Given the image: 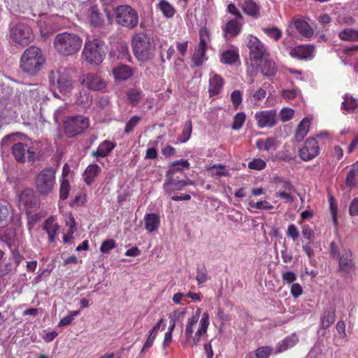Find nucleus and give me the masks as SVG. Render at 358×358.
Wrapping results in <instances>:
<instances>
[{
    "mask_svg": "<svg viewBox=\"0 0 358 358\" xmlns=\"http://www.w3.org/2000/svg\"><path fill=\"white\" fill-rule=\"evenodd\" d=\"M294 111L290 108H283L280 112V117L282 122L289 121L294 116Z\"/></svg>",
    "mask_w": 358,
    "mask_h": 358,
    "instance_id": "13d9d810",
    "label": "nucleus"
},
{
    "mask_svg": "<svg viewBox=\"0 0 358 358\" xmlns=\"http://www.w3.org/2000/svg\"><path fill=\"white\" fill-rule=\"evenodd\" d=\"M82 83L92 90H100L106 86L104 81L99 76L92 73L84 75L82 78Z\"/></svg>",
    "mask_w": 358,
    "mask_h": 358,
    "instance_id": "a211bd4d",
    "label": "nucleus"
},
{
    "mask_svg": "<svg viewBox=\"0 0 358 358\" xmlns=\"http://www.w3.org/2000/svg\"><path fill=\"white\" fill-rule=\"evenodd\" d=\"M12 153L18 162H24L27 159L29 161L34 159L35 152L31 148L22 143H15L12 147Z\"/></svg>",
    "mask_w": 358,
    "mask_h": 358,
    "instance_id": "dca6fc26",
    "label": "nucleus"
},
{
    "mask_svg": "<svg viewBox=\"0 0 358 358\" xmlns=\"http://www.w3.org/2000/svg\"><path fill=\"white\" fill-rule=\"evenodd\" d=\"M115 148V144L109 141L105 140L101 142L96 150L93 151L92 155L96 158L99 161V157H106L109 155L112 150Z\"/></svg>",
    "mask_w": 358,
    "mask_h": 358,
    "instance_id": "4be33fe9",
    "label": "nucleus"
},
{
    "mask_svg": "<svg viewBox=\"0 0 358 358\" xmlns=\"http://www.w3.org/2000/svg\"><path fill=\"white\" fill-rule=\"evenodd\" d=\"M83 45V39L77 34L64 31L57 34L53 45L60 55L68 57L78 53Z\"/></svg>",
    "mask_w": 358,
    "mask_h": 358,
    "instance_id": "7ed1b4c3",
    "label": "nucleus"
},
{
    "mask_svg": "<svg viewBox=\"0 0 358 358\" xmlns=\"http://www.w3.org/2000/svg\"><path fill=\"white\" fill-rule=\"evenodd\" d=\"M201 310L197 308L194 314L186 322L184 334L182 336V345L185 348L197 346L201 338L207 335L210 324V317L208 312L201 316Z\"/></svg>",
    "mask_w": 358,
    "mask_h": 358,
    "instance_id": "f257e3e1",
    "label": "nucleus"
},
{
    "mask_svg": "<svg viewBox=\"0 0 358 358\" xmlns=\"http://www.w3.org/2000/svg\"><path fill=\"white\" fill-rule=\"evenodd\" d=\"M45 62L43 50L35 45L27 48L21 55L20 66L29 76H36L41 71Z\"/></svg>",
    "mask_w": 358,
    "mask_h": 358,
    "instance_id": "f03ea898",
    "label": "nucleus"
},
{
    "mask_svg": "<svg viewBox=\"0 0 358 358\" xmlns=\"http://www.w3.org/2000/svg\"><path fill=\"white\" fill-rule=\"evenodd\" d=\"M245 115L243 112L238 113L234 117L231 128L234 130L240 129L245 121Z\"/></svg>",
    "mask_w": 358,
    "mask_h": 358,
    "instance_id": "864d4df0",
    "label": "nucleus"
},
{
    "mask_svg": "<svg viewBox=\"0 0 358 358\" xmlns=\"http://www.w3.org/2000/svg\"><path fill=\"white\" fill-rule=\"evenodd\" d=\"M106 55V45L103 42L99 40L87 41L83 51L85 59L91 64H101Z\"/></svg>",
    "mask_w": 358,
    "mask_h": 358,
    "instance_id": "0eeeda50",
    "label": "nucleus"
},
{
    "mask_svg": "<svg viewBox=\"0 0 358 358\" xmlns=\"http://www.w3.org/2000/svg\"><path fill=\"white\" fill-rule=\"evenodd\" d=\"M210 41V34L206 27H203L199 31V43L196 48L192 61L194 66H200L208 60L206 56V47Z\"/></svg>",
    "mask_w": 358,
    "mask_h": 358,
    "instance_id": "f8f14e48",
    "label": "nucleus"
},
{
    "mask_svg": "<svg viewBox=\"0 0 358 358\" xmlns=\"http://www.w3.org/2000/svg\"><path fill=\"white\" fill-rule=\"evenodd\" d=\"M2 239L6 242L9 247H11L15 243L16 232L13 229H7L3 230L1 234Z\"/></svg>",
    "mask_w": 358,
    "mask_h": 358,
    "instance_id": "a18cd8bd",
    "label": "nucleus"
},
{
    "mask_svg": "<svg viewBox=\"0 0 358 358\" xmlns=\"http://www.w3.org/2000/svg\"><path fill=\"white\" fill-rule=\"evenodd\" d=\"M259 62L260 71L264 76L270 77L275 75L278 69L273 59L264 57Z\"/></svg>",
    "mask_w": 358,
    "mask_h": 358,
    "instance_id": "5701e85b",
    "label": "nucleus"
},
{
    "mask_svg": "<svg viewBox=\"0 0 358 358\" xmlns=\"http://www.w3.org/2000/svg\"><path fill=\"white\" fill-rule=\"evenodd\" d=\"M43 229L48 234L50 241L53 242L59 229V226L57 223L55 218L51 217L46 220L43 224Z\"/></svg>",
    "mask_w": 358,
    "mask_h": 358,
    "instance_id": "bb28decb",
    "label": "nucleus"
},
{
    "mask_svg": "<svg viewBox=\"0 0 358 358\" xmlns=\"http://www.w3.org/2000/svg\"><path fill=\"white\" fill-rule=\"evenodd\" d=\"M49 80L52 87H57L62 94H68L73 89V79L71 72L65 68L53 70L49 75Z\"/></svg>",
    "mask_w": 358,
    "mask_h": 358,
    "instance_id": "423d86ee",
    "label": "nucleus"
},
{
    "mask_svg": "<svg viewBox=\"0 0 358 358\" xmlns=\"http://www.w3.org/2000/svg\"><path fill=\"white\" fill-rule=\"evenodd\" d=\"M289 55L299 60H310L315 57V48L311 45H299L290 48Z\"/></svg>",
    "mask_w": 358,
    "mask_h": 358,
    "instance_id": "f3484780",
    "label": "nucleus"
},
{
    "mask_svg": "<svg viewBox=\"0 0 358 358\" xmlns=\"http://www.w3.org/2000/svg\"><path fill=\"white\" fill-rule=\"evenodd\" d=\"M343 99L341 105V110L343 113H352L358 108V99L348 94H345Z\"/></svg>",
    "mask_w": 358,
    "mask_h": 358,
    "instance_id": "c756f323",
    "label": "nucleus"
},
{
    "mask_svg": "<svg viewBox=\"0 0 358 358\" xmlns=\"http://www.w3.org/2000/svg\"><path fill=\"white\" fill-rule=\"evenodd\" d=\"M78 103L80 104L83 108L87 109L92 103V98L89 94L85 93L80 94V98L78 99Z\"/></svg>",
    "mask_w": 358,
    "mask_h": 358,
    "instance_id": "052dcab7",
    "label": "nucleus"
},
{
    "mask_svg": "<svg viewBox=\"0 0 358 358\" xmlns=\"http://www.w3.org/2000/svg\"><path fill=\"white\" fill-rule=\"evenodd\" d=\"M101 167L98 164H90L87 166L83 174L84 181L87 185L92 184L94 182L96 178L101 173Z\"/></svg>",
    "mask_w": 358,
    "mask_h": 358,
    "instance_id": "b1692460",
    "label": "nucleus"
},
{
    "mask_svg": "<svg viewBox=\"0 0 358 358\" xmlns=\"http://www.w3.org/2000/svg\"><path fill=\"white\" fill-rule=\"evenodd\" d=\"M328 201L329 203V210L331 215L332 220L334 225L336 228L338 227V204L336 199L333 195L330 194L328 197Z\"/></svg>",
    "mask_w": 358,
    "mask_h": 358,
    "instance_id": "79ce46f5",
    "label": "nucleus"
},
{
    "mask_svg": "<svg viewBox=\"0 0 358 358\" xmlns=\"http://www.w3.org/2000/svg\"><path fill=\"white\" fill-rule=\"evenodd\" d=\"M299 341V339L296 334H292L290 336H288L284 338L281 342H280L278 345V350H276V353L282 352L287 350L289 348L294 347Z\"/></svg>",
    "mask_w": 358,
    "mask_h": 358,
    "instance_id": "2f4dec72",
    "label": "nucleus"
},
{
    "mask_svg": "<svg viewBox=\"0 0 358 358\" xmlns=\"http://www.w3.org/2000/svg\"><path fill=\"white\" fill-rule=\"evenodd\" d=\"M196 279L199 285H201L206 282L208 279L207 271L204 267L197 268Z\"/></svg>",
    "mask_w": 358,
    "mask_h": 358,
    "instance_id": "e2e57ef3",
    "label": "nucleus"
},
{
    "mask_svg": "<svg viewBox=\"0 0 358 358\" xmlns=\"http://www.w3.org/2000/svg\"><path fill=\"white\" fill-rule=\"evenodd\" d=\"M290 293L294 298H298L303 293V288L299 283H293L290 288Z\"/></svg>",
    "mask_w": 358,
    "mask_h": 358,
    "instance_id": "338daca9",
    "label": "nucleus"
},
{
    "mask_svg": "<svg viewBox=\"0 0 358 358\" xmlns=\"http://www.w3.org/2000/svg\"><path fill=\"white\" fill-rule=\"evenodd\" d=\"M224 81L222 77L213 71L209 74L208 92L210 96L218 94L222 90Z\"/></svg>",
    "mask_w": 358,
    "mask_h": 358,
    "instance_id": "6ab92c4d",
    "label": "nucleus"
},
{
    "mask_svg": "<svg viewBox=\"0 0 358 358\" xmlns=\"http://www.w3.org/2000/svg\"><path fill=\"white\" fill-rule=\"evenodd\" d=\"M238 57L239 55L237 51L229 50L222 54L220 61L224 64H232L238 60Z\"/></svg>",
    "mask_w": 358,
    "mask_h": 358,
    "instance_id": "ea45409f",
    "label": "nucleus"
},
{
    "mask_svg": "<svg viewBox=\"0 0 358 358\" xmlns=\"http://www.w3.org/2000/svg\"><path fill=\"white\" fill-rule=\"evenodd\" d=\"M320 153V146L315 138H308L303 146L299 150V155L305 162H308L316 157Z\"/></svg>",
    "mask_w": 358,
    "mask_h": 358,
    "instance_id": "ddd939ff",
    "label": "nucleus"
},
{
    "mask_svg": "<svg viewBox=\"0 0 358 358\" xmlns=\"http://www.w3.org/2000/svg\"><path fill=\"white\" fill-rule=\"evenodd\" d=\"M262 31L271 38L275 41L279 40L282 36V31L273 25H268L262 28Z\"/></svg>",
    "mask_w": 358,
    "mask_h": 358,
    "instance_id": "37998d69",
    "label": "nucleus"
},
{
    "mask_svg": "<svg viewBox=\"0 0 358 358\" xmlns=\"http://www.w3.org/2000/svg\"><path fill=\"white\" fill-rule=\"evenodd\" d=\"M339 37L344 41H358V31L345 29L339 33Z\"/></svg>",
    "mask_w": 358,
    "mask_h": 358,
    "instance_id": "de8ad7c7",
    "label": "nucleus"
},
{
    "mask_svg": "<svg viewBox=\"0 0 358 358\" xmlns=\"http://www.w3.org/2000/svg\"><path fill=\"white\" fill-rule=\"evenodd\" d=\"M131 46L134 55L139 61L145 62L154 56L155 50L154 41L146 34H135L132 38Z\"/></svg>",
    "mask_w": 358,
    "mask_h": 358,
    "instance_id": "20e7f679",
    "label": "nucleus"
},
{
    "mask_svg": "<svg viewBox=\"0 0 358 358\" xmlns=\"http://www.w3.org/2000/svg\"><path fill=\"white\" fill-rule=\"evenodd\" d=\"M207 171H209L210 176L220 178L222 176H229L230 175L229 170L226 169L222 164H215L208 167Z\"/></svg>",
    "mask_w": 358,
    "mask_h": 358,
    "instance_id": "f704fd0d",
    "label": "nucleus"
},
{
    "mask_svg": "<svg viewBox=\"0 0 358 358\" xmlns=\"http://www.w3.org/2000/svg\"><path fill=\"white\" fill-rule=\"evenodd\" d=\"M266 162L259 158L253 159L251 162L248 163L249 169L256 171H261L264 169L266 167Z\"/></svg>",
    "mask_w": 358,
    "mask_h": 358,
    "instance_id": "6e6d98bb",
    "label": "nucleus"
},
{
    "mask_svg": "<svg viewBox=\"0 0 358 358\" xmlns=\"http://www.w3.org/2000/svg\"><path fill=\"white\" fill-rule=\"evenodd\" d=\"M90 124L87 117L83 115L69 117L64 122V129L69 138H73L81 134Z\"/></svg>",
    "mask_w": 358,
    "mask_h": 358,
    "instance_id": "9b49d317",
    "label": "nucleus"
},
{
    "mask_svg": "<svg viewBox=\"0 0 358 358\" xmlns=\"http://www.w3.org/2000/svg\"><path fill=\"white\" fill-rule=\"evenodd\" d=\"M282 97L287 101H292L294 99L301 96V92L297 88H293L292 90H284L281 93Z\"/></svg>",
    "mask_w": 358,
    "mask_h": 358,
    "instance_id": "3c124183",
    "label": "nucleus"
},
{
    "mask_svg": "<svg viewBox=\"0 0 358 358\" xmlns=\"http://www.w3.org/2000/svg\"><path fill=\"white\" fill-rule=\"evenodd\" d=\"M160 10L167 17H172L175 13L173 6L166 0H162L158 4Z\"/></svg>",
    "mask_w": 358,
    "mask_h": 358,
    "instance_id": "49530a36",
    "label": "nucleus"
},
{
    "mask_svg": "<svg viewBox=\"0 0 358 358\" xmlns=\"http://www.w3.org/2000/svg\"><path fill=\"white\" fill-rule=\"evenodd\" d=\"M9 215L8 205L5 202L0 201V223L6 220Z\"/></svg>",
    "mask_w": 358,
    "mask_h": 358,
    "instance_id": "0e129e2a",
    "label": "nucleus"
},
{
    "mask_svg": "<svg viewBox=\"0 0 358 358\" xmlns=\"http://www.w3.org/2000/svg\"><path fill=\"white\" fill-rule=\"evenodd\" d=\"M272 352V348L269 346H262L256 349L254 352L248 353L245 358H268Z\"/></svg>",
    "mask_w": 358,
    "mask_h": 358,
    "instance_id": "e433bc0d",
    "label": "nucleus"
},
{
    "mask_svg": "<svg viewBox=\"0 0 358 358\" xmlns=\"http://www.w3.org/2000/svg\"><path fill=\"white\" fill-rule=\"evenodd\" d=\"M345 182L350 187H355L358 184V160L351 166L347 175Z\"/></svg>",
    "mask_w": 358,
    "mask_h": 358,
    "instance_id": "72a5a7b5",
    "label": "nucleus"
},
{
    "mask_svg": "<svg viewBox=\"0 0 358 358\" xmlns=\"http://www.w3.org/2000/svg\"><path fill=\"white\" fill-rule=\"evenodd\" d=\"M39 31L41 37L45 40L50 36L56 31V29L52 24H40Z\"/></svg>",
    "mask_w": 358,
    "mask_h": 358,
    "instance_id": "8fccbe9b",
    "label": "nucleus"
},
{
    "mask_svg": "<svg viewBox=\"0 0 358 358\" xmlns=\"http://www.w3.org/2000/svg\"><path fill=\"white\" fill-rule=\"evenodd\" d=\"M10 39L15 45L23 47L34 41V34L28 24H14L10 30Z\"/></svg>",
    "mask_w": 358,
    "mask_h": 358,
    "instance_id": "6e6552de",
    "label": "nucleus"
},
{
    "mask_svg": "<svg viewBox=\"0 0 358 358\" xmlns=\"http://www.w3.org/2000/svg\"><path fill=\"white\" fill-rule=\"evenodd\" d=\"M117 244L113 239H108L101 243L100 246V251L101 253L106 254L108 253L111 250L115 248Z\"/></svg>",
    "mask_w": 358,
    "mask_h": 358,
    "instance_id": "4d7b16f0",
    "label": "nucleus"
},
{
    "mask_svg": "<svg viewBox=\"0 0 358 358\" xmlns=\"http://www.w3.org/2000/svg\"><path fill=\"white\" fill-rule=\"evenodd\" d=\"M296 278V275L291 271H285L282 273V279L284 283L293 284Z\"/></svg>",
    "mask_w": 358,
    "mask_h": 358,
    "instance_id": "680f3d73",
    "label": "nucleus"
},
{
    "mask_svg": "<svg viewBox=\"0 0 358 358\" xmlns=\"http://www.w3.org/2000/svg\"><path fill=\"white\" fill-rule=\"evenodd\" d=\"M255 120L261 129L273 127L277 123V112L275 110H261L255 113Z\"/></svg>",
    "mask_w": 358,
    "mask_h": 358,
    "instance_id": "4468645a",
    "label": "nucleus"
},
{
    "mask_svg": "<svg viewBox=\"0 0 358 358\" xmlns=\"http://www.w3.org/2000/svg\"><path fill=\"white\" fill-rule=\"evenodd\" d=\"M286 234L288 237L292 238L294 241H296L299 236V230L294 224H289L288 226Z\"/></svg>",
    "mask_w": 358,
    "mask_h": 358,
    "instance_id": "69168bd1",
    "label": "nucleus"
},
{
    "mask_svg": "<svg viewBox=\"0 0 358 358\" xmlns=\"http://www.w3.org/2000/svg\"><path fill=\"white\" fill-rule=\"evenodd\" d=\"M331 255L338 260V270L340 272L350 275L354 273L356 266L352 259V254L350 249L343 248L340 252L334 248V243L331 244Z\"/></svg>",
    "mask_w": 358,
    "mask_h": 358,
    "instance_id": "9d476101",
    "label": "nucleus"
},
{
    "mask_svg": "<svg viewBox=\"0 0 358 358\" xmlns=\"http://www.w3.org/2000/svg\"><path fill=\"white\" fill-rule=\"evenodd\" d=\"M116 22H138L137 13L128 5H121L115 10Z\"/></svg>",
    "mask_w": 358,
    "mask_h": 358,
    "instance_id": "2eb2a0df",
    "label": "nucleus"
},
{
    "mask_svg": "<svg viewBox=\"0 0 358 358\" xmlns=\"http://www.w3.org/2000/svg\"><path fill=\"white\" fill-rule=\"evenodd\" d=\"M60 189H59V197L61 199H66L69 196V192L70 189L69 182L67 179H61L60 180Z\"/></svg>",
    "mask_w": 358,
    "mask_h": 358,
    "instance_id": "5fc2aeb1",
    "label": "nucleus"
},
{
    "mask_svg": "<svg viewBox=\"0 0 358 358\" xmlns=\"http://www.w3.org/2000/svg\"><path fill=\"white\" fill-rule=\"evenodd\" d=\"M243 11L248 15L257 18L259 15V7L253 0H238Z\"/></svg>",
    "mask_w": 358,
    "mask_h": 358,
    "instance_id": "393cba45",
    "label": "nucleus"
},
{
    "mask_svg": "<svg viewBox=\"0 0 358 358\" xmlns=\"http://www.w3.org/2000/svg\"><path fill=\"white\" fill-rule=\"evenodd\" d=\"M349 213L351 216L358 215V197L355 198L350 204Z\"/></svg>",
    "mask_w": 358,
    "mask_h": 358,
    "instance_id": "774afa93",
    "label": "nucleus"
},
{
    "mask_svg": "<svg viewBox=\"0 0 358 358\" xmlns=\"http://www.w3.org/2000/svg\"><path fill=\"white\" fill-rule=\"evenodd\" d=\"M185 187L183 180H178L173 176H166L164 183V190L168 194H171L177 191H180Z\"/></svg>",
    "mask_w": 358,
    "mask_h": 358,
    "instance_id": "412c9836",
    "label": "nucleus"
},
{
    "mask_svg": "<svg viewBox=\"0 0 358 358\" xmlns=\"http://www.w3.org/2000/svg\"><path fill=\"white\" fill-rule=\"evenodd\" d=\"M249 206L252 208L259 210H271L273 208V206L267 201L263 200L257 202L250 201Z\"/></svg>",
    "mask_w": 358,
    "mask_h": 358,
    "instance_id": "603ef678",
    "label": "nucleus"
},
{
    "mask_svg": "<svg viewBox=\"0 0 358 358\" xmlns=\"http://www.w3.org/2000/svg\"><path fill=\"white\" fill-rule=\"evenodd\" d=\"M145 229L149 232L156 231L160 223L159 216L155 213L146 214L144 216Z\"/></svg>",
    "mask_w": 358,
    "mask_h": 358,
    "instance_id": "cd10ccee",
    "label": "nucleus"
},
{
    "mask_svg": "<svg viewBox=\"0 0 358 358\" xmlns=\"http://www.w3.org/2000/svg\"><path fill=\"white\" fill-rule=\"evenodd\" d=\"M127 99L133 106L138 105L144 97L143 92L138 89H131L127 92Z\"/></svg>",
    "mask_w": 358,
    "mask_h": 358,
    "instance_id": "4c0bfd02",
    "label": "nucleus"
},
{
    "mask_svg": "<svg viewBox=\"0 0 358 358\" xmlns=\"http://www.w3.org/2000/svg\"><path fill=\"white\" fill-rule=\"evenodd\" d=\"M273 183L278 190H296L292 184L282 176H276L273 178Z\"/></svg>",
    "mask_w": 358,
    "mask_h": 358,
    "instance_id": "c9c22d12",
    "label": "nucleus"
},
{
    "mask_svg": "<svg viewBox=\"0 0 358 358\" xmlns=\"http://www.w3.org/2000/svg\"><path fill=\"white\" fill-rule=\"evenodd\" d=\"M294 29L299 33V35L296 34V36L299 37L310 38L314 34V31L309 24H289L288 31H292Z\"/></svg>",
    "mask_w": 358,
    "mask_h": 358,
    "instance_id": "a878e982",
    "label": "nucleus"
},
{
    "mask_svg": "<svg viewBox=\"0 0 358 358\" xmlns=\"http://www.w3.org/2000/svg\"><path fill=\"white\" fill-rule=\"evenodd\" d=\"M184 169H189V163L186 159H180L173 162L170 164L169 171L166 173V176H173L175 173L178 171H182Z\"/></svg>",
    "mask_w": 358,
    "mask_h": 358,
    "instance_id": "7c9ffc66",
    "label": "nucleus"
},
{
    "mask_svg": "<svg viewBox=\"0 0 358 358\" xmlns=\"http://www.w3.org/2000/svg\"><path fill=\"white\" fill-rule=\"evenodd\" d=\"M141 120V117L137 115H134L130 118L125 126L124 131L126 133H130L133 131L134 127L138 124Z\"/></svg>",
    "mask_w": 358,
    "mask_h": 358,
    "instance_id": "bf43d9fd",
    "label": "nucleus"
},
{
    "mask_svg": "<svg viewBox=\"0 0 358 358\" xmlns=\"http://www.w3.org/2000/svg\"><path fill=\"white\" fill-rule=\"evenodd\" d=\"M164 322V320L161 318L157 321L156 324L151 328V329L148 331L147 334V339L145 342L144 343L143 348L141 350L140 355H143L145 353L147 350H148L149 348H150L154 341L160 330V327L162 324Z\"/></svg>",
    "mask_w": 358,
    "mask_h": 358,
    "instance_id": "aec40b11",
    "label": "nucleus"
},
{
    "mask_svg": "<svg viewBox=\"0 0 358 358\" xmlns=\"http://www.w3.org/2000/svg\"><path fill=\"white\" fill-rule=\"evenodd\" d=\"M222 29L224 33V37L227 40H229L231 37L239 34L241 26V24H226Z\"/></svg>",
    "mask_w": 358,
    "mask_h": 358,
    "instance_id": "58836bf2",
    "label": "nucleus"
},
{
    "mask_svg": "<svg viewBox=\"0 0 358 358\" xmlns=\"http://www.w3.org/2000/svg\"><path fill=\"white\" fill-rule=\"evenodd\" d=\"M113 73L115 80H126L132 76L133 72L129 66L122 64L115 67Z\"/></svg>",
    "mask_w": 358,
    "mask_h": 358,
    "instance_id": "c85d7f7f",
    "label": "nucleus"
},
{
    "mask_svg": "<svg viewBox=\"0 0 358 358\" xmlns=\"http://www.w3.org/2000/svg\"><path fill=\"white\" fill-rule=\"evenodd\" d=\"M247 46L250 50V66L248 67V74L254 77L258 71V68L255 66L262 59L266 57L267 52L263 43L254 36L248 37Z\"/></svg>",
    "mask_w": 358,
    "mask_h": 358,
    "instance_id": "39448f33",
    "label": "nucleus"
},
{
    "mask_svg": "<svg viewBox=\"0 0 358 358\" xmlns=\"http://www.w3.org/2000/svg\"><path fill=\"white\" fill-rule=\"evenodd\" d=\"M310 128V120L307 117H304L299 124L296 133V141H301L308 134Z\"/></svg>",
    "mask_w": 358,
    "mask_h": 358,
    "instance_id": "473e14b6",
    "label": "nucleus"
},
{
    "mask_svg": "<svg viewBox=\"0 0 358 358\" xmlns=\"http://www.w3.org/2000/svg\"><path fill=\"white\" fill-rule=\"evenodd\" d=\"M56 171L53 168L43 169L36 176L35 185L37 192L41 195L50 194L55 185Z\"/></svg>",
    "mask_w": 358,
    "mask_h": 358,
    "instance_id": "1a4fd4ad",
    "label": "nucleus"
},
{
    "mask_svg": "<svg viewBox=\"0 0 358 358\" xmlns=\"http://www.w3.org/2000/svg\"><path fill=\"white\" fill-rule=\"evenodd\" d=\"M334 310H326L321 318V324L323 329H328L335 321Z\"/></svg>",
    "mask_w": 358,
    "mask_h": 358,
    "instance_id": "a19ab883",
    "label": "nucleus"
},
{
    "mask_svg": "<svg viewBox=\"0 0 358 358\" xmlns=\"http://www.w3.org/2000/svg\"><path fill=\"white\" fill-rule=\"evenodd\" d=\"M293 192H295V190H278L273 196L275 198H280L285 203H292L294 201V197L292 195Z\"/></svg>",
    "mask_w": 358,
    "mask_h": 358,
    "instance_id": "c03bdc74",
    "label": "nucleus"
},
{
    "mask_svg": "<svg viewBox=\"0 0 358 358\" xmlns=\"http://www.w3.org/2000/svg\"><path fill=\"white\" fill-rule=\"evenodd\" d=\"M192 131V122L190 120L187 121L182 128V132L178 138L179 142L186 143L190 138Z\"/></svg>",
    "mask_w": 358,
    "mask_h": 358,
    "instance_id": "09e8293b",
    "label": "nucleus"
}]
</instances>
